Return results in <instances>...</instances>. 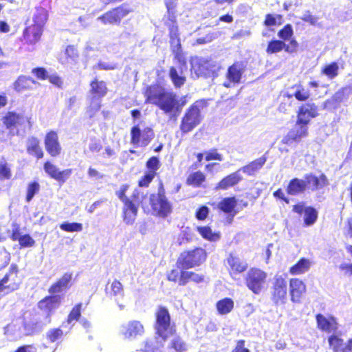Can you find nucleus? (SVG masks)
<instances>
[{
    "mask_svg": "<svg viewBox=\"0 0 352 352\" xmlns=\"http://www.w3.org/2000/svg\"><path fill=\"white\" fill-rule=\"evenodd\" d=\"M16 277V274L15 272H10L9 274L6 275L1 281L0 287L8 288L11 290L16 289L18 287L17 284L15 283H9L10 280H14Z\"/></svg>",
    "mask_w": 352,
    "mask_h": 352,
    "instance_id": "obj_43",
    "label": "nucleus"
},
{
    "mask_svg": "<svg viewBox=\"0 0 352 352\" xmlns=\"http://www.w3.org/2000/svg\"><path fill=\"white\" fill-rule=\"evenodd\" d=\"M197 230L199 234L206 240L216 241L220 239L219 233L213 232L208 226H197Z\"/></svg>",
    "mask_w": 352,
    "mask_h": 352,
    "instance_id": "obj_34",
    "label": "nucleus"
},
{
    "mask_svg": "<svg viewBox=\"0 0 352 352\" xmlns=\"http://www.w3.org/2000/svg\"><path fill=\"white\" fill-rule=\"evenodd\" d=\"M285 50L288 53L294 52V50H292L289 45H286L283 41L279 40H273L268 43L266 49L267 54L278 53Z\"/></svg>",
    "mask_w": 352,
    "mask_h": 352,
    "instance_id": "obj_28",
    "label": "nucleus"
},
{
    "mask_svg": "<svg viewBox=\"0 0 352 352\" xmlns=\"http://www.w3.org/2000/svg\"><path fill=\"white\" fill-rule=\"evenodd\" d=\"M80 307L81 304H79L73 308L68 316V322H71L72 321L78 318L80 315Z\"/></svg>",
    "mask_w": 352,
    "mask_h": 352,
    "instance_id": "obj_62",
    "label": "nucleus"
},
{
    "mask_svg": "<svg viewBox=\"0 0 352 352\" xmlns=\"http://www.w3.org/2000/svg\"><path fill=\"white\" fill-rule=\"evenodd\" d=\"M154 137L151 128L146 127L141 131V146H146Z\"/></svg>",
    "mask_w": 352,
    "mask_h": 352,
    "instance_id": "obj_48",
    "label": "nucleus"
},
{
    "mask_svg": "<svg viewBox=\"0 0 352 352\" xmlns=\"http://www.w3.org/2000/svg\"><path fill=\"white\" fill-rule=\"evenodd\" d=\"M286 274H276L274 278L272 300L276 305H283L287 300V283Z\"/></svg>",
    "mask_w": 352,
    "mask_h": 352,
    "instance_id": "obj_4",
    "label": "nucleus"
},
{
    "mask_svg": "<svg viewBox=\"0 0 352 352\" xmlns=\"http://www.w3.org/2000/svg\"><path fill=\"white\" fill-rule=\"evenodd\" d=\"M21 247H32L35 243V241L28 234L21 236L17 240Z\"/></svg>",
    "mask_w": 352,
    "mask_h": 352,
    "instance_id": "obj_55",
    "label": "nucleus"
},
{
    "mask_svg": "<svg viewBox=\"0 0 352 352\" xmlns=\"http://www.w3.org/2000/svg\"><path fill=\"white\" fill-rule=\"evenodd\" d=\"M266 278V272L258 268H251L246 274V286L254 294H258L264 287Z\"/></svg>",
    "mask_w": 352,
    "mask_h": 352,
    "instance_id": "obj_3",
    "label": "nucleus"
},
{
    "mask_svg": "<svg viewBox=\"0 0 352 352\" xmlns=\"http://www.w3.org/2000/svg\"><path fill=\"white\" fill-rule=\"evenodd\" d=\"M243 179V177L240 173V170H236V172L226 176L223 179H222L216 186L217 189H222L226 190L230 187H232L236 185L239 182Z\"/></svg>",
    "mask_w": 352,
    "mask_h": 352,
    "instance_id": "obj_21",
    "label": "nucleus"
},
{
    "mask_svg": "<svg viewBox=\"0 0 352 352\" xmlns=\"http://www.w3.org/2000/svg\"><path fill=\"white\" fill-rule=\"evenodd\" d=\"M63 331L60 329H52L47 333V337L51 342H55L61 338Z\"/></svg>",
    "mask_w": 352,
    "mask_h": 352,
    "instance_id": "obj_61",
    "label": "nucleus"
},
{
    "mask_svg": "<svg viewBox=\"0 0 352 352\" xmlns=\"http://www.w3.org/2000/svg\"><path fill=\"white\" fill-rule=\"evenodd\" d=\"M228 263L231 274H241L245 272L248 267L245 261L232 254L228 258Z\"/></svg>",
    "mask_w": 352,
    "mask_h": 352,
    "instance_id": "obj_20",
    "label": "nucleus"
},
{
    "mask_svg": "<svg viewBox=\"0 0 352 352\" xmlns=\"http://www.w3.org/2000/svg\"><path fill=\"white\" fill-rule=\"evenodd\" d=\"M121 333L126 339H134L144 333V329L142 324L138 320H132L121 327Z\"/></svg>",
    "mask_w": 352,
    "mask_h": 352,
    "instance_id": "obj_12",
    "label": "nucleus"
},
{
    "mask_svg": "<svg viewBox=\"0 0 352 352\" xmlns=\"http://www.w3.org/2000/svg\"><path fill=\"white\" fill-rule=\"evenodd\" d=\"M155 175L154 171H147L144 176L139 181V186L142 187H146L150 182L153 180Z\"/></svg>",
    "mask_w": 352,
    "mask_h": 352,
    "instance_id": "obj_58",
    "label": "nucleus"
},
{
    "mask_svg": "<svg viewBox=\"0 0 352 352\" xmlns=\"http://www.w3.org/2000/svg\"><path fill=\"white\" fill-rule=\"evenodd\" d=\"M294 32L291 25H286L282 30L278 32V36L280 38L287 41L292 38Z\"/></svg>",
    "mask_w": 352,
    "mask_h": 352,
    "instance_id": "obj_50",
    "label": "nucleus"
},
{
    "mask_svg": "<svg viewBox=\"0 0 352 352\" xmlns=\"http://www.w3.org/2000/svg\"><path fill=\"white\" fill-rule=\"evenodd\" d=\"M45 146L48 153L53 157H56L60 153L61 146L56 132L50 131L47 133L45 138Z\"/></svg>",
    "mask_w": 352,
    "mask_h": 352,
    "instance_id": "obj_15",
    "label": "nucleus"
},
{
    "mask_svg": "<svg viewBox=\"0 0 352 352\" xmlns=\"http://www.w3.org/2000/svg\"><path fill=\"white\" fill-rule=\"evenodd\" d=\"M64 55L65 57L60 58V62L63 64H69L76 61L78 57V53L74 46H67L65 49Z\"/></svg>",
    "mask_w": 352,
    "mask_h": 352,
    "instance_id": "obj_38",
    "label": "nucleus"
},
{
    "mask_svg": "<svg viewBox=\"0 0 352 352\" xmlns=\"http://www.w3.org/2000/svg\"><path fill=\"white\" fill-rule=\"evenodd\" d=\"M284 96L288 98L294 96L299 101H305L310 97V92L301 85H294L288 88Z\"/></svg>",
    "mask_w": 352,
    "mask_h": 352,
    "instance_id": "obj_18",
    "label": "nucleus"
},
{
    "mask_svg": "<svg viewBox=\"0 0 352 352\" xmlns=\"http://www.w3.org/2000/svg\"><path fill=\"white\" fill-rule=\"evenodd\" d=\"M131 143L136 146H141V131L138 126H133L131 131Z\"/></svg>",
    "mask_w": 352,
    "mask_h": 352,
    "instance_id": "obj_53",
    "label": "nucleus"
},
{
    "mask_svg": "<svg viewBox=\"0 0 352 352\" xmlns=\"http://www.w3.org/2000/svg\"><path fill=\"white\" fill-rule=\"evenodd\" d=\"M234 302L232 298H224L216 303L217 312L220 315H226L230 313L234 309Z\"/></svg>",
    "mask_w": 352,
    "mask_h": 352,
    "instance_id": "obj_29",
    "label": "nucleus"
},
{
    "mask_svg": "<svg viewBox=\"0 0 352 352\" xmlns=\"http://www.w3.org/2000/svg\"><path fill=\"white\" fill-rule=\"evenodd\" d=\"M206 256V252L203 248L184 252L178 258L177 266L182 270L192 268L204 263Z\"/></svg>",
    "mask_w": 352,
    "mask_h": 352,
    "instance_id": "obj_1",
    "label": "nucleus"
},
{
    "mask_svg": "<svg viewBox=\"0 0 352 352\" xmlns=\"http://www.w3.org/2000/svg\"><path fill=\"white\" fill-rule=\"evenodd\" d=\"M35 84L36 82L32 78L25 76H20L14 82V89L17 91H21L25 89H32L33 85Z\"/></svg>",
    "mask_w": 352,
    "mask_h": 352,
    "instance_id": "obj_35",
    "label": "nucleus"
},
{
    "mask_svg": "<svg viewBox=\"0 0 352 352\" xmlns=\"http://www.w3.org/2000/svg\"><path fill=\"white\" fill-rule=\"evenodd\" d=\"M43 28L35 25H30L23 32V38L26 43L34 45L38 42L41 36Z\"/></svg>",
    "mask_w": 352,
    "mask_h": 352,
    "instance_id": "obj_19",
    "label": "nucleus"
},
{
    "mask_svg": "<svg viewBox=\"0 0 352 352\" xmlns=\"http://www.w3.org/2000/svg\"><path fill=\"white\" fill-rule=\"evenodd\" d=\"M111 291L114 295H122L123 289L122 284L118 281L114 280L111 285Z\"/></svg>",
    "mask_w": 352,
    "mask_h": 352,
    "instance_id": "obj_64",
    "label": "nucleus"
},
{
    "mask_svg": "<svg viewBox=\"0 0 352 352\" xmlns=\"http://www.w3.org/2000/svg\"><path fill=\"white\" fill-rule=\"evenodd\" d=\"M328 342L333 352H338L343 346V340L335 334L329 338Z\"/></svg>",
    "mask_w": 352,
    "mask_h": 352,
    "instance_id": "obj_44",
    "label": "nucleus"
},
{
    "mask_svg": "<svg viewBox=\"0 0 352 352\" xmlns=\"http://www.w3.org/2000/svg\"><path fill=\"white\" fill-rule=\"evenodd\" d=\"M72 279V274H65L56 283L53 284L49 289L51 294L61 292L66 289Z\"/></svg>",
    "mask_w": 352,
    "mask_h": 352,
    "instance_id": "obj_31",
    "label": "nucleus"
},
{
    "mask_svg": "<svg viewBox=\"0 0 352 352\" xmlns=\"http://www.w3.org/2000/svg\"><path fill=\"white\" fill-rule=\"evenodd\" d=\"M11 164L5 157L0 159V180L4 181L12 177Z\"/></svg>",
    "mask_w": 352,
    "mask_h": 352,
    "instance_id": "obj_36",
    "label": "nucleus"
},
{
    "mask_svg": "<svg viewBox=\"0 0 352 352\" xmlns=\"http://www.w3.org/2000/svg\"><path fill=\"white\" fill-rule=\"evenodd\" d=\"M318 116V108L313 103H306L300 107L297 119L299 120L300 123L308 124L311 119L316 118Z\"/></svg>",
    "mask_w": 352,
    "mask_h": 352,
    "instance_id": "obj_13",
    "label": "nucleus"
},
{
    "mask_svg": "<svg viewBox=\"0 0 352 352\" xmlns=\"http://www.w3.org/2000/svg\"><path fill=\"white\" fill-rule=\"evenodd\" d=\"M236 205V200L234 197H228L223 199L218 204L219 209L225 212H230L233 210Z\"/></svg>",
    "mask_w": 352,
    "mask_h": 352,
    "instance_id": "obj_39",
    "label": "nucleus"
},
{
    "mask_svg": "<svg viewBox=\"0 0 352 352\" xmlns=\"http://www.w3.org/2000/svg\"><path fill=\"white\" fill-rule=\"evenodd\" d=\"M200 110L197 105H192L186 113L180 125L184 133L192 131L201 121Z\"/></svg>",
    "mask_w": 352,
    "mask_h": 352,
    "instance_id": "obj_8",
    "label": "nucleus"
},
{
    "mask_svg": "<svg viewBox=\"0 0 352 352\" xmlns=\"http://www.w3.org/2000/svg\"><path fill=\"white\" fill-rule=\"evenodd\" d=\"M204 280V276L203 274L182 270L181 271L180 277L179 278V284L180 285H185L189 281H193L196 283H199L203 282Z\"/></svg>",
    "mask_w": 352,
    "mask_h": 352,
    "instance_id": "obj_26",
    "label": "nucleus"
},
{
    "mask_svg": "<svg viewBox=\"0 0 352 352\" xmlns=\"http://www.w3.org/2000/svg\"><path fill=\"white\" fill-rule=\"evenodd\" d=\"M100 109V104L98 99H93L89 108L87 109V113L89 117L91 118L94 116L96 112L99 111Z\"/></svg>",
    "mask_w": 352,
    "mask_h": 352,
    "instance_id": "obj_59",
    "label": "nucleus"
},
{
    "mask_svg": "<svg viewBox=\"0 0 352 352\" xmlns=\"http://www.w3.org/2000/svg\"><path fill=\"white\" fill-rule=\"evenodd\" d=\"M317 218V211L311 207H307L304 213V222L305 225L308 226L313 225L316 222Z\"/></svg>",
    "mask_w": 352,
    "mask_h": 352,
    "instance_id": "obj_40",
    "label": "nucleus"
},
{
    "mask_svg": "<svg viewBox=\"0 0 352 352\" xmlns=\"http://www.w3.org/2000/svg\"><path fill=\"white\" fill-rule=\"evenodd\" d=\"M156 330L163 341L175 332V328L170 325L169 314L164 308H160L156 313Z\"/></svg>",
    "mask_w": 352,
    "mask_h": 352,
    "instance_id": "obj_2",
    "label": "nucleus"
},
{
    "mask_svg": "<svg viewBox=\"0 0 352 352\" xmlns=\"http://www.w3.org/2000/svg\"><path fill=\"white\" fill-rule=\"evenodd\" d=\"M289 292L291 300L293 302H300L302 295L306 292V285L299 278H291L289 281Z\"/></svg>",
    "mask_w": 352,
    "mask_h": 352,
    "instance_id": "obj_14",
    "label": "nucleus"
},
{
    "mask_svg": "<svg viewBox=\"0 0 352 352\" xmlns=\"http://www.w3.org/2000/svg\"><path fill=\"white\" fill-rule=\"evenodd\" d=\"M163 89L159 86L153 85L148 87L145 91L146 102L153 104H157L160 99L166 94Z\"/></svg>",
    "mask_w": 352,
    "mask_h": 352,
    "instance_id": "obj_22",
    "label": "nucleus"
},
{
    "mask_svg": "<svg viewBox=\"0 0 352 352\" xmlns=\"http://www.w3.org/2000/svg\"><path fill=\"white\" fill-rule=\"evenodd\" d=\"M245 70L244 65L241 63H236L230 66L228 70L227 78L233 83H239Z\"/></svg>",
    "mask_w": 352,
    "mask_h": 352,
    "instance_id": "obj_24",
    "label": "nucleus"
},
{
    "mask_svg": "<svg viewBox=\"0 0 352 352\" xmlns=\"http://www.w3.org/2000/svg\"><path fill=\"white\" fill-rule=\"evenodd\" d=\"M3 120L8 128L14 126L26 130L30 129L32 126L31 118L23 113L9 112Z\"/></svg>",
    "mask_w": 352,
    "mask_h": 352,
    "instance_id": "obj_6",
    "label": "nucleus"
},
{
    "mask_svg": "<svg viewBox=\"0 0 352 352\" xmlns=\"http://www.w3.org/2000/svg\"><path fill=\"white\" fill-rule=\"evenodd\" d=\"M60 228L69 232H81L82 230V225L80 223L63 222L60 225Z\"/></svg>",
    "mask_w": 352,
    "mask_h": 352,
    "instance_id": "obj_47",
    "label": "nucleus"
},
{
    "mask_svg": "<svg viewBox=\"0 0 352 352\" xmlns=\"http://www.w3.org/2000/svg\"><path fill=\"white\" fill-rule=\"evenodd\" d=\"M266 159L265 157H260L256 160L252 162L248 165L243 166L239 169L240 173L242 171L249 175H254L257 170L261 168V167L265 163Z\"/></svg>",
    "mask_w": 352,
    "mask_h": 352,
    "instance_id": "obj_32",
    "label": "nucleus"
},
{
    "mask_svg": "<svg viewBox=\"0 0 352 352\" xmlns=\"http://www.w3.org/2000/svg\"><path fill=\"white\" fill-rule=\"evenodd\" d=\"M60 302V297L59 296H53L46 297L45 299L41 300L38 303V307L41 309L45 312H50L56 309Z\"/></svg>",
    "mask_w": 352,
    "mask_h": 352,
    "instance_id": "obj_27",
    "label": "nucleus"
},
{
    "mask_svg": "<svg viewBox=\"0 0 352 352\" xmlns=\"http://www.w3.org/2000/svg\"><path fill=\"white\" fill-rule=\"evenodd\" d=\"M318 328L327 333H333L338 329V324L333 316L326 317L322 314L316 316Z\"/></svg>",
    "mask_w": 352,
    "mask_h": 352,
    "instance_id": "obj_16",
    "label": "nucleus"
},
{
    "mask_svg": "<svg viewBox=\"0 0 352 352\" xmlns=\"http://www.w3.org/2000/svg\"><path fill=\"white\" fill-rule=\"evenodd\" d=\"M169 76L176 87L182 86L186 81V78L182 75V73H179L175 67L170 69Z\"/></svg>",
    "mask_w": 352,
    "mask_h": 352,
    "instance_id": "obj_42",
    "label": "nucleus"
},
{
    "mask_svg": "<svg viewBox=\"0 0 352 352\" xmlns=\"http://www.w3.org/2000/svg\"><path fill=\"white\" fill-rule=\"evenodd\" d=\"M160 166L159 160L156 157H151L146 162V167L148 169V171H154V175L156 174V171Z\"/></svg>",
    "mask_w": 352,
    "mask_h": 352,
    "instance_id": "obj_57",
    "label": "nucleus"
},
{
    "mask_svg": "<svg viewBox=\"0 0 352 352\" xmlns=\"http://www.w3.org/2000/svg\"><path fill=\"white\" fill-rule=\"evenodd\" d=\"M91 90L99 96H103L106 94L107 87L103 81L94 80L91 83Z\"/></svg>",
    "mask_w": 352,
    "mask_h": 352,
    "instance_id": "obj_45",
    "label": "nucleus"
},
{
    "mask_svg": "<svg viewBox=\"0 0 352 352\" xmlns=\"http://www.w3.org/2000/svg\"><path fill=\"white\" fill-rule=\"evenodd\" d=\"M338 65L336 63H332L326 65L322 69V74L332 79L338 76Z\"/></svg>",
    "mask_w": 352,
    "mask_h": 352,
    "instance_id": "obj_46",
    "label": "nucleus"
},
{
    "mask_svg": "<svg viewBox=\"0 0 352 352\" xmlns=\"http://www.w3.org/2000/svg\"><path fill=\"white\" fill-rule=\"evenodd\" d=\"M312 261L308 258H302L296 264L289 268L292 275H300L307 272L312 266Z\"/></svg>",
    "mask_w": 352,
    "mask_h": 352,
    "instance_id": "obj_25",
    "label": "nucleus"
},
{
    "mask_svg": "<svg viewBox=\"0 0 352 352\" xmlns=\"http://www.w3.org/2000/svg\"><path fill=\"white\" fill-rule=\"evenodd\" d=\"M209 208L206 206H201L196 212V217L199 220H204L208 215Z\"/></svg>",
    "mask_w": 352,
    "mask_h": 352,
    "instance_id": "obj_63",
    "label": "nucleus"
},
{
    "mask_svg": "<svg viewBox=\"0 0 352 352\" xmlns=\"http://www.w3.org/2000/svg\"><path fill=\"white\" fill-rule=\"evenodd\" d=\"M308 135V126L307 124L300 123L299 120L297 119L296 122L287 135L283 138V142L284 144H289L293 142H300L301 139L306 138Z\"/></svg>",
    "mask_w": 352,
    "mask_h": 352,
    "instance_id": "obj_11",
    "label": "nucleus"
},
{
    "mask_svg": "<svg viewBox=\"0 0 352 352\" xmlns=\"http://www.w3.org/2000/svg\"><path fill=\"white\" fill-rule=\"evenodd\" d=\"M27 151L29 154L36 156L38 159L43 157V152L39 146V140L36 138L32 137L28 139Z\"/></svg>",
    "mask_w": 352,
    "mask_h": 352,
    "instance_id": "obj_30",
    "label": "nucleus"
},
{
    "mask_svg": "<svg viewBox=\"0 0 352 352\" xmlns=\"http://www.w3.org/2000/svg\"><path fill=\"white\" fill-rule=\"evenodd\" d=\"M186 349L185 343L179 337H174L168 346L169 352H183Z\"/></svg>",
    "mask_w": 352,
    "mask_h": 352,
    "instance_id": "obj_41",
    "label": "nucleus"
},
{
    "mask_svg": "<svg viewBox=\"0 0 352 352\" xmlns=\"http://www.w3.org/2000/svg\"><path fill=\"white\" fill-rule=\"evenodd\" d=\"M205 159L206 161L219 160L222 161L223 157L219 154L216 149H212L204 153Z\"/></svg>",
    "mask_w": 352,
    "mask_h": 352,
    "instance_id": "obj_56",
    "label": "nucleus"
},
{
    "mask_svg": "<svg viewBox=\"0 0 352 352\" xmlns=\"http://www.w3.org/2000/svg\"><path fill=\"white\" fill-rule=\"evenodd\" d=\"M157 105L170 117L176 116L180 111L176 97L172 93H166Z\"/></svg>",
    "mask_w": 352,
    "mask_h": 352,
    "instance_id": "obj_10",
    "label": "nucleus"
},
{
    "mask_svg": "<svg viewBox=\"0 0 352 352\" xmlns=\"http://www.w3.org/2000/svg\"><path fill=\"white\" fill-rule=\"evenodd\" d=\"M305 188L306 182L304 181V179L295 178L290 181L287 187V192L290 195H295L302 192Z\"/></svg>",
    "mask_w": 352,
    "mask_h": 352,
    "instance_id": "obj_33",
    "label": "nucleus"
},
{
    "mask_svg": "<svg viewBox=\"0 0 352 352\" xmlns=\"http://www.w3.org/2000/svg\"><path fill=\"white\" fill-rule=\"evenodd\" d=\"M304 181L306 182V187L311 189H316L320 185V181L318 177L312 175H307L305 177Z\"/></svg>",
    "mask_w": 352,
    "mask_h": 352,
    "instance_id": "obj_52",
    "label": "nucleus"
},
{
    "mask_svg": "<svg viewBox=\"0 0 352 352\" xmlns=\"http://www.w3.org/2000/svg\"><path fill=\"white\" fill-rule=\"evenodd\" d=\"M47 19V12L43 8H38L36 9L33 15V25L39 26L43 28L44 24Z\"/></svg>",
    "mask_w": 352,
    "mask_h": 352,
    "instance_id": "obj_37",
    "label": "nucleus"
},
{
    "mask_svg": "<svg viewBox=\"0 0 352 352\" xmlns=\"http://www.w3.org/2000/svg\"><path fill=\"white\" fill-rule=\"evenodd\" d=\"M190 64V72L193 78L206 77L215 67L214 63L211 60L198 56L192 58Z\"/></svg>",
    "mask_w": 352,
    "mask_h": 352,
    "instance_id": "obj_5",
    "label": "nucleus"
},
{
    "mask_svg": "<svg viewBox=\"0 0 352 352\" xmlns=\"http://www.w3.org/2000/svg\"><path fill=\"white\" fill-rule=\"evenodd\" d=\"M44 170L52 178L63 182H65L72 173L71 169L60 171L55 165L48 162L44 164Z\"/></svg>",
    "mask_w": 352,
    "mask_h": 352,
    "instance_id": "obj_17",
    "label": "nucleus"
},
{
    "mask_svg": "<svg viewBox=\"0 0 352 352\" xmlns=\"http://www.w3.org/2000/svg\"><path fill=\"white\" fill-rule=\"evenodd\" d=\"M40 186L37 182H33L29 184L27 190L26 200L29 202L39 190Z\"/></svg>",
    "mask_w": 352,
    "mask_h": 352,
    "instance_id": "obj_54",
    "label": "nucleus"
},
{
    "mask_svg": "<svg viewBox=\"0 0 352 352\" xmlns=\"http://www.w3.org/2000/svg\"><path fill=\"white\" fill-rule=\"evenodd\" d=\"M124 221L127 224H133L138 213V206L131 200H126L123 208Z\"/></svg>",
    "mask_w": 352,
    "mask_h": 352,
    "instance_id": "obj_23",
    "label": "nucleus"
},
{
    "mask_svg": "<svg viewBox=\"0 0 352 352\" xmlns=\"http://www.w3.org/2000/svg\"><path fill=\"white\" fill-rule=\"evenodd\" d=\"M153 212L160 217H166L172 212V206L162 194L152 195L150 197Z\"/></svg>",
    "mask_w": 352,
    "mask_h": 352,
    "instance_id": "obj_7",
    "label": "nucleus"
},
{
    "mask_svg": "<svg viewBox=\"0 0 352 352\" xmlns=\"http://www.w3.org/2000/svg\"><path fill=\"white\" fill-rule=\"evenodd\" d=\"M205 180V175L200 171L191 174L187 182L188 184L198 186Z\"/></svg>",
    "mask_w": 352,
    "mask_h": 352,
    "instance_id": "obj_49",
    "label": "nucleus"
},
{
    "mask_svg": "<svg viewBox=\"0 0 352 352\" xmlns=\"http://www.w3.org/2000/svg\"><path fill=\"white\" fill-rule=\"evenodd\" d=\"M129 10L124 6H119L109 12H107L102 16L97 18L98 21H100L104 25L107 24H119L121 20L125 17Z\"/></svg>",
    "mask_w": 352,
    "mask_h": 352,
    "instance_id": "obj_9",
    "label": "nucleus"
},
{
    "mask_svg": "<svg viewBox=\"0 0 352 352\" xmlns=\"http://www.w3.org/2000/svg\"><path fill=\"white\" fill-rule=\"evenodd\" d=\"M339 270L346 276H352V263L342 262L339 265Z\"/></svg>",
    "mask_w": 352,
    "mask_h": 352,
    "instance_id": "obj_60",
    "label": "nucleus"
},
{
    "mask_svg": "<svg viewBox=\"0 0 352 352\" xmlns=\"http://www.w3.org/2000/svg\"><path fill=\"white\" fill-rule=\"evenodd\" d=\"M282 16L279 14H267L265 20V24L267 26L280 25Z\"/></svg>",
    "mask_w": 352,
    "mask_h": 352,
    "instance_id": "obj_51",
    "label": "nucleus"
}]
</instances>
